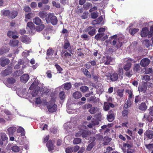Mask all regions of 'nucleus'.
<instances>
[{
    "instance_id": "obj_1",
    "label": "nucleus",
    "mask_w": 153,
    "mask_h": 153,
    "mask_svg": "<svg viewBox=\"0 0 153 153\" xmlns=\"http://www.w3.org/2000/svg\"><path fill=\"white\" fill-rule=\"evenodd\" d=\"M117 36L116 35H114L112 37L111 39H114L112 42V45H115L117 49L120 48L122 45V43L124 42L123 39L121 37H120L118 39H116Z\"/></svg>"
},
{
    "instance_id": "obj_2",
    "label": "nucleus",
    "mask_w": 153,
    "mask_h": 153,
    "mask_svg": "<svg viewBox=\"0 0 153 153\" xmlns=\"http://www.w3.org/2000/svg\"><path fill=\"white\" fill-rule=\"evenodd\" d=\"M45 20L47 23H51L54 25H56L58 22L57 17L53 13L48 14Z\"/></svg>"
},
{
    "instance_id": "obj_3",
    "label": "nucleus",
    "mask_w": 153,
    "mask_h": 153,
    "mask_svg": "<svg viewBox=\"0 0 153 153\" xmlns=\"http://www.w3.org/2000/svg\"><path fill=\"white\" fill-rule=\"evenodd\" d=\"M55 101V100L54 99H52L47 105V108L48 111L50 112H54L57 109V106L54 103Z\"/></svg>"
},
{
    "instance_id": "obj_4",
    "label": "nucleus",
    "mask_w": 153,
    "mask_h": 153,
    "mask_svg": "<svg viewBox=\"0 0 153 153\" xmlns=\"http://www.w3.org/2000/svg\"><path fill=\"white\" fill-rule=\"evenodd\" d=\"M3 15L8 16L9 18L14 19L18 14L17 11H12L10 12L9 10H5L3 11Z\"/></svg>"
},
{
    "instance_id": "obj_5",
    "label": "nucleus",
    "mask_w": 153,
    "mask_h": 153,
    "mask_svg": "<svg viewBox=\"0 0 153 153\" xmlns=\"http://www.w3.org/2000/svg\"><path fill=\"white\" fill-rule=\"evenodd\" d=\"M85 32H88L89 35L92 36L96 33V29L94 27L90 26L86 28L84 30Z\"/></svg>"
},
{
    "instance_id": "obj_6",
    "label": "nucleus",
    "mask_w": 153,
    "mask_h": 153,
    "mask_svg": "<svg viewBox=\"0 0 153 153\" xmlns=\"http://www.w3.org/2000/svg\"><path fill=\"white\" fill-rule=\"evenodd\" d=\"M0 64L1 66L4 67L8 64L10 62V60L8 59H6L4 56L0 58Z\"/></svg>"
},
{
    "instance_id": "obj_7",
    "label": "nucleus",
    "mask_w": 153,
    "mask_h": 153,
    "mask_svg": "<svg viewBox=\"0 0 153 153\" xmlns=\"http://www.w3.org/2000/svg\"><path fill=\"white\" fill-rule=\"evenodd\" d=\"M82 128V136L83 137L85 138L88 135L91 134V132L89 131H86L84 130V129L86 127L85 126H81Z\"/></svg>"
},
{
    "instance_id": "obj_8",
    "label": "nucleus",
    "mask_w": 153,
    "mask_h": 153,
    "mask_svg": "<svg viewBox=\"0 0 153 153\" xmlns=\"http://www.w3.org/2000/svg\"><path fill=\"white\" fill-rule=\"evenodd\" d=\"M150 63V60L147 58H144L142 59L140 61V65L143 67L148 66Z\"/></svg>"
},
{
    "instance_id": "obj_9",
    "label": "nucleus",
    "mask_w": 153,
    "mask_h": 153,
    "mask_svg": "<svg viewBox=\"0 0 153 153\" xmlns=\"http://www.w3.org/2000/svg\"><path fill=\"white\" fill-rule=\"evenodd\" d=\"M107 119L110 122H112L114 119V113L111 110L108 112V114L107 115Z\"/></svg>"
},
{
    "instance_id": "obj_10",
    "label": "nucleus",
    "mask_w": 153,
    "mask_h": 153,
    "mask_svg": "<svg viewBox=\"0 0 153 153\" xmlns=\"http://www.w3.org/2000/svg\"><path fill=\"white\" fill-rule=\"evenodd\" d=\"M34 25L32 22H29L27 24L26 28L29 32H32V31L34 29Z\"/></svg>"
},
{
    "instance_id": "obj_11",
    "label": "nucleus",
    "mask_w": 153,
    "mask_h": 153,
    "mask_svg": "<svg viewBox=\"0 0 153 153\" xmlns=\"http://www.w3.org/2000/svg\"><path fill=\"white\" fill-rule=\"evenodd\" d=\"M106 76H110V79L112 81H115L118 79V75L117 73H114L111 75L108 74H107Z\"/></svg>"
},
{
    "instance_id": "obj_12",
    "label": "nucleus",
    "mask_w": 153,
    "mask_h": 153,
    "mask_svg": "<svg viewBox=\"0 0 153 153\" xmlns=\"http://www.w3.org/2000/svg\"><path fill=\"white\" fill-rule=\"evenodd\" d=\"M149 30L147 27H145L142 29L140 35L142 37H145L148 36Z\"/></svg>"
},
{
    "instance_id": "obj_13",
    "label": "nucleus",
    "mask_w": 153,
    "mask_h": 153,
    "mask_svg": "<svg viewBox=\"0 0 153 153\" xmlns=\"http://www.w3.org/2000/svg\"><path fill=\"white\" fill-rule=\"evenodd\" d=\"M145 137H147L149 139L153 138V131L151 130H147L144 134Z\"/></svg>"
},
{
    "instance_id": "obj_14",
    "label": "nucleus",
    "mask_w": 153,
    "mask_h": 153,
    "mask_svg": "<svg viewBox=\"0 0 153 153\" xmlns=\"http://www.w3.org/2000/svg\"><path fill=\"white\" fill-rule=\"evenodd\" d=\"M46 146L48 148V150L50 152L53 150L54 149L53 143L51 140H49L46 144Z\"/></svg>"
},
{
    "instance_id": "obj_15",
    "label": "nucleus",
    "mask_w": 153,
    "mask_h": 153,
    "mask_svg": "<svg viewBox=\"0 0 153 153\" xmlns=\"http://www.w3.org/2000/svg\"><path fill=\"white\" fill-rule=\"evenodd\" d=\"M47 55L48 56H50L54 54V56H56L57 55V51H55L52 49H49L47 51Z\"/></svg>"
},
{
    "instance_id": "obj_16",
    "label": "nucleus",
    "mask_w": 153,
    "mask_h": 153,
    "mask_svg": "<svg viewBox=\"0 0 153 153\" xmlns=\"http://www.w3.org/2000/svg\"><path fill=\"white\" fill-rule=\"evenodd\" d=\"M29 78V77L27 74H24L20 77L21 81L23 83L26 82Z\"/></svg>"
},
{
    "instance_id": "obj_17",
    "label": "nucleus",
    "mask_w": 153,
    "mask_h": 153,
    "mask_svg": "<svg viewBox=\"0 0 153 153\" xmlns=\"http://www.w3.org/2000/svg\"><path fill=\"white\" fill-rule=\"evenodd\" d=\"M16 128L14 126H12L8 128L7 129V131L9 135H12L15 132Z\"/></svg>"
},
{
    "instance_id": "obj_18",
    "label": "nucleus",
    "mask_w": 153,
    "mask_h": 153,
    "mask_svg": "<svg viewBox=\"0 0 153 153\" xmlns=\"http://www.w3.org/2000/svg\"><path fill=\"white\" fill-rule=\"evenodd\" d=\"M9 49V48L5 47H3L0 49V55H2L8 52Z\"/></svg>"
},
{
    "instance_id": "obj_19",
    "label": "nucleus",
    "mask_w": 153,
    "mask_h": 153,
    "mask_svg": "<svg viewBox=\"0 0 153 153\" xmlns=\"http://www.w3.org/2000/svg\"><path fill=\"white\" fill-rule=\"evenodd\" d=\"M147 89V87L146 85H143L139 87H138V89L140 92H141L143 93H145Z\"/></svg>"
},
{
    "instance_id": "obj_20",
    "label": "nucleus",
    "mask_w": 153,
    "mask_h": 153,
    "mask_svg": "<svg viewBox=\"0 0 153 153\" xmlns=\"http://www.w3.org/2000/svg\"><path fill=\"white\" fill-rule=\"evenodd\" d=\"M21 40L24 42H27V43H29L31 41V40L30 38L26 36H22Z\"/></svg>"
},
{
    "instance_id": "obj_21",
    "label": "nucleus",
    "mask_w": 153,
    "mask_h": 153,
    "mask_svg": "<svg viewBox=\"0 0 153 153\" xmlns=\"http://www.w3.org/2000/svg\"><path fill=\"white\" fill-rule=\"evenodd\" d=\"M103 59L104 60L105 62V65H108L109 64L110 62L111 61V58L109 56H107L106 57H103Z\"/></svg>"
},
{
    "instance_id": "obj_22",
    "label": "nucleus",
    "mask_w": 153,
    "mask_h": 153,
    "mask_svg": "<svg viewBox=\"0 0 153 153\" xmlns=\"http://www.w3.org/2000/svg\"><path fill=\"white\" fill-rule=\"evenodd\" d=\"M111 139L108 137H105L103 139V143L104 145H108L111 141Z\"/></svg>"
},
{
    "instance_id": "obj_23",
    "label": "nucleus",
    "mask_w": 153,
    "mask_h": 153,
    "mask_svg": "<svg viewBox=\"0 0 153 153\" xmlns=\"http://www.w3.org/2000/svg\"><path fill=\"white\" fill-rule=\"evenodd\" d=\"M19 41L17 40L12 39L10 41V45L12 47H15L18 45Z\"/></svg>"
},
{
    "instance_id": "obj_24",
    "label": "nucleus",
    "mask_w": 153,
    "mask_h": 153,
    "mask_svg": "<svg viewBox=\"0 0 153 153\" xmlns=\"http://www.w3.org/2000/svg\"><path fill=\"white\" fill-rule=\"evenodd\" d=\"M73 96L74 98L78 99L82 97V94L80 92L77 91L73 94Z\"/></svg>"
},
{
    "instance_id": "obj_25",
    "label": "nucleus",
    "mask_w": 153,
    "mask_h": 153,
    "mask_svg": "<svg viewBox=\"0 0 153 153\" xmlns=\"http://www.w3.org/2000/svg\"><path fill=\"white\" fill-rule=\"evenodd\" d=\"M139 108L142 111H145L147 108V106L144 102H143L140 104Z\"/></svg>"
},
{
    "instance_id": "obj_26",
    "label": "nucleus",
    "mask_w": 153,
    "mask_h": 153,
    "mask_svg": "<svg viewBox=\"0 0 153 153\" xmlns=\"http://www.w3.org/2000/svg\"><path fill=\"white\" fill-rule=\"evenodd\" d=\"M98 110V108L97 107H91L89 110V111L91 114H94L96 113Z\"/></svg>"
},
{
    "instance_id": "obj_27",
    "label": "nucleus",
    "mask_w": 153,
    "mask_h": 153,
    "mask_svg": "<svg viewBox=\"0 0 153 153\" xmlns=\"http://www.w3.org/2000/svg\"><path fill=\"white\" fill-rule=\"evenodd\" d=\"M64 88L67 90L70 89L71 87V82H67L62 85Z\"/></svg>"
},
{
    "instance_id": "obj_28",
    "label": "nucleus",
    "mask_w": 153,
    "mask_h": 153,
    "mask_svg": "<svg viewBox=\"0 0 153 153\" xmlns=\"http://www.w3.org/2000/svg\"><path fill=\"white\" fill-rule=\"evenodd\" d=\"M12 71L11 69H7L2 72V74L4 76H6L10 74Z\"/></svg>"
},
{
    "instance_id": "obj_29",
    "label": "nucleus",
    "mask_w": 153,
    "mask_h": 153,
    "mask_svg": "<svg viewBox=\"0 0 153 153\" xmlns=\"http://www.w3.org/2000/svg\"><path fill=\"white\" fill-rule=\"evenodd\" d=\"M63 48L65 49H68V50L71 49L70 44L68 41L67 40L65 41Z\"/></svg>"
},
{
    "instance_id": "obj_30",
    "label": "nucleus",
    "mask_w": 153,
    "mask_h": 153,
    "mask_svg": "<svg viewBox=\"0 0 153 153\" xmlns=\"http://www.w3.org/2000/svg\"><path fill=\"white\" fill-rule=\"evenodd\" d=\"M33 22L37 25H40L42 23L40 19L38 17H36L33 20Z\"/></svg>"
},
{
    "instance_id": "obj_31",
    "label": "nucleus",
    "mask_w": 153,
    "mask_h": 153,
    "mask_svg": "<svg viewBox=\"0 0 153 153\" xmlns=\"http://www.w3.org/2000/svg\"><path fill=\"white\" fill-rule=\"evenodd\" d=\"M17 132L18 133H20L22 136H24L25 134V130L23 128L21 127H19L17 129Z\"/></svg>"
},
{
    "instance_id": "obj_32",
    "label": "nucleus",
    "mask_w": 153,
    "mask_h": 153,
    "mask_svg": "<svg viewBox=\"0 0 153 153\" xmlns=\"http://www.w3.org/2000/svg\"><path fill=\"white\" fill-rule=\"evenodd\" d=\"M92 138L94 140H95V139L98 140H101L103 139V137L100 134H97L96 135L95 137H92Z\"/></svg>"
},
{
    "instance_id": "obj_33",
    "label": "nucleus",
    "mask_w": 153,
    "mask_h": 153,
    "mask_svg": "<svg viewBox=\"0 0 153 153\" xmlns=\"http://www.w3.org/2000/svg\"><path fill=\"white\" fill-rule=\"evenodd\" d=\"M131 65V64L130 62H128L124 67V69L126 71H127L130 69Z\"/></svg>"
},
{
    "instance_id": "obj_34",
    "label": "nucleus",
    "mask_w": 153,
    "mask_h": 153,
    "mask_svg": "<svg viewBox=\"0 0 153 153\" xmlns=\"http://www.w3.org/2000/svg\"><path fill=\"white\" fill-rule=\"evenodd\" d=\"M0 135L1 139L2 141H5L8 139L7 136L4 133H1Z\"/></svg>"
},
{
    "instance_id": "obj_35",
    "label": "nucleus",
    "mask_w": 153,
    "mask_h": 153,
    "mask_svg": "<svg viewBox=\"0 0 153 153\" xmlns=\"http://www.w3.org/2000/svg\"><path fill=\"white\" fill-rule=\"evenodd\" d=\"M82 71L84 74L86 76L88 77H91V76L90 73L87 69L85 68L83 69Z\"/></svg>"
},
{
    "instance_id": "obj_36",
    "label": "nucleus",
    "mask_w": 153,
    "mask_h": 153,
    "mask_svg": "<svg viewBox=\"0 0 153 153\" xmlns=\"http://www.w3.org/2000/svg\"><path fill=\"white\" fill-rule=\"evenodd\" d=\"M104 35L103 33L97 34L95 36L94 38L96 40H98L101 38Z\"/></svg>"
},
{
    "instance_id": "obj_37",
    "label": "nucleus",
    "mask_w": 153,
    "mask_h": 153,
    "mask_svg": "<svg viewBox=\"0 0 153 153\" xmlns=\"http://www.w3.org/2000/svg\"><path fill=\"white\" fill-rule=\"evenodd\" d=\"M20 148L16 145L13 146L12 148V151L14 152H18L20 150Z\"/></svg>"
},
{
    "instance_id": "obj_38",
    "label": "nucleus",
    "mask_w": 153,
    "mask_h": 153,
    "mask_svg": "<svg viewBox=\"0 0 153 153\" xmlns=\"http://www.w3.org/2000/svg\"><path fill=\"white\" fill-rule=\"evenodd\" d=\"M4 112L6 114L9 115V116H8V118H7V117H6L5 118L7 119L8 120H11V114L10 112V111H8L7 110L5 109V110L4 111Z\"/></svg>"
},
{
    "instance_id": "obj_39",
    "label": "nucleus",
    "mask_w": 153,
    "mask_h": 153,
    "mask_svg": "<svg viewBox=\"0 0 153 153\" xmlns=\"http://www.w3.org/2000/svg\"><path fill=\"white\" fill-rule=\"evenodd\" d=\"M81 142V139L79 138H76L74 139L73 143L74 144H77Z\"/></svg>"
},
{
    "instance_id": "obj_40",
    "label": "nucleus",
    "mask_w": 153,
    "mask_h": 153,
    "mask_svg": "<svg viewBox=\"0 0 153 153\" xmlns=\"http://www.w3.org/2000/svg\"><path fill=\"white\" fill-rule=\"evenodd\" d=\"M44 24H41L39 26L37 27L36 28V30L37 31H40L44 28Z\"/></svg>"
},
{
    "instance_id": "obj_41",
    "label": "nucleus",
    "mask_w": 153,
    "mask_h": 153,
    "mask_svg": "<svg viewBox=\"0 0 153 153\" xmlns=\"http://www.w3.org/2000/svg\"><path fill=\"white\" fill-rule=\"evenodd\" d=\"M102 20V17H100L97 20H94L93 21V23L94 24H99Z\"/></svg>"
},
{
    "instance_id": "obj_42",
    "label": "nucleus",
    "mask_w": 153,
    "mask_h": 153,
    "mask_svg": "<svg viewBox=\"0 0 153 153\" xmlns=\"http://www.w3.org/2000/svg\"><path fill=\"white\" fill-rule=\"evenodd\" d=\"M153 35V25L152 26L150 27V31H149L148 34V37H151Z\"/></svg>"
},
{
    "instance_id": "obj_43",
    "label": "nucleus",
    "mask_w": 153,
    "mask_h": 153,
    "mask_svg": "<svg viewBox=\"0 0 153 153\" xmlns=\"http://www.w3.org/2000/svg\"><path fill=\"white\" fill-rule=\"evenodd\" d=\"M143 44L145 45L147 48L149 47L150 45V42L148 39H146L143 40Z\"/></svg>"
},
{
    "instance_id": "obj_44",
    "label": "nucleus",
    "mask_w": 153,
    "mask_h": 153,
    "mask_svg": "<svg viewBox=\"0 0 153 153\" xmlns=\"http://www.w3.org/2000/svg\"><path fill=\"white\" fill-rule=\"evenodd\" d=\"M142 79L145 81L147 82L150 80V76L147 75H146L142 77Z\"/></svg>"
},
{
    "instance_id": "obj_45",
    "label": "nucleus",
    "mask_w": 153,
    "mask_h": 153,
    "mask_svg": "<svg viewBox=\"0 0 153 153\" xmlns=\"http://www.w3.org/2000/svg\"><path fill=\"white\" fill-rule=\"evenodd\" d=\"M24 72L21 69L19 71H15L14 74L16 76H19L23 73Z\"/></svg>"
},
{
    "instance_id": "obj_46",
    "label": "nucleus",
    "mask_w": 153,
    "mask_h": 153,
    "mask_svg": "<svg viewBox=\"0 0 153 153\" xmlns=\"http://www.w3.org/2000/svg\"><path fill=\"white\" fill-rule=\"evenodd\" d=\"M139 30L138 29L134 28L133 29H130L129 30V32L130 33L131 35H133L139 31Z\"/></svg>"
},
{
    "instance_id": "obj_47",
    "label": "nucleus",
    "mask_w": 153,
    "mask_h": 153,
    "mask_svg": "<svg viewBox=\"0 0 153 153\" xmlns=\"http://www.w3.org/2000/svg\"><path fill=\"white\" fill-rule=\"evenodd\" d=\"M47 13L44 11L40 12L39 14V16L42 18H44L46 16Z\"/></svg>"
},
{
    "instance_id": "obj_48",
    "label": "nucleus",
    "mask_w": 153,
    "mask_h": 153,
    "mask_svg": "<svg viewBox=\"0 0 153 153\" xmlns=\"http://www.w3.org/2000/svg\"><path fill=\"white\" fill-rule=\"evenodd\" d=\"M140 69V66L139 64H135L134 65V70L136 71H139Z\"/></svg>"
},
{
    "instance_id": "obj_49",
    "label": "nucleus",
    "mask_w": 153,
    "mask_h": 153,
    "mask_svg": "<svg viewBox=\"0 0 153 153\" xmlns=\"http://www.w3.org/2000/svg\"><path fill=\"white\" fill-rule=\"evenodd\" d=\"M33 15L32 13H29L25 15V21L27 22L28 19H30L31 18V16Z\"/></svg>"
},
{
    "instance_id": "obj_50",
    "label": "nucleus",
    "mask_w": 153,
    "mask_h": 153,
    "mask_svg": "<svg viewBox=\"0 0 153 153\" xmlns=\"http://www.w3.org/2000/svg\"><path fill=\"white\" fill-rule=\"evenodd\" d=\"M131 102L129 98L128 99L126 102V103L124 105V107L126 108H128V106H130L131 105Z\"/></svg>"
},
{
    "instance_id": "obj_51",
    "label": "nucleus",
    "mask_w": 153,
    "mask_h": 153,
    "mask_svg": "<svg viewBox=\"0 0 153 153\" xmlns=\"http://www.w3.org/2000/svg\"><path fill=\"white\" fill-rule=\"evenodd\" d=\"M7 82L10 84H13L15 82V80L13 78H8L7 79Z\"/></svg>"
},
{
    "instance_id": "obj_52",
    "label": "nucleus",
    "mask_w": 153,
    "mask_h": 153,
    "mask_svg": "<svg viewBox=\"0 0 153 153\" xmlns=\"http://www.w3.org/2000/svg\"><path fill=\"white\" fill-rule=\"evenodd\" d=\"M109 105L108 103L107 102H105L104 105V109L105 111H107L109 108Z\"/></svg>"
},
{
    "instance_id": "obj_53",
    "label": "nucleus",
    "mask_w": 153,
    "mask_h": 153,
    "mask_svg": "<svg viewBox=\"0 0 153 153\" xmlns=\"http://www.w3.org/2000/svg\"><path fill=\"white\" fill-rule=\"evenodd\" d=\"M128 114V111L127 110H124L122 112V114L123 117H127Z\"/></svg>"
},
{
    "instance_id": "obj_54",
    "label": "nucleus",
    "mask_w": 153,
    "mask_h": 153,
    "mask_svg": "<svg viewBox=\"0 0 153 153\" xmlns=\"http://www.w3.org/2000/svg\"><path fill=\"white\" fill-rule=\"evenodd\" d=\"M94 145V143H91L88 145V146L87 147L86 149L88 151H90L93 148Z\"/></svg>"
},
{
    "instance_id": "obj_55",
    "label": "nucleus",
    "mask_w": 153,
    "mask_h": 153,
    "mask_svg": "<svg viewBox=\"0 0 153 153\" xmlns=\"http://www.w3.org/2000/svg\"><path fill=\"white\" fill-rule=\"evenodd\" d=\"M88 88L86 86H83L80 87V89L81 91L83 92H85L88 90Z\"/></svg>"
},
{
    "instance_id": "obj_56",
    "label": "nucleus",
    "mask_w": 153,
    "mask_h": 153,
    "mask_svg": "<svg viewBox=\"0 0 153 153\" xmlns=\"http://www.w3.org/2000/svg\"><path fill=\"white\" fill-rule=\"evenodd\" d=\"M92 106V105L88 103L84 105L83 106V108L84 109H87L88 108H90Z\"/></svg>"
},
{
    "instance_id": "obj_57",
    "label": "nucleus",
    "mask_w": 153,
    "mask_h": 153,
    "mask_svg": "<svg viewBox=\"0 0 153 153\" xmlns=\"http://www.w3.org/2000/svg\"><path fill=\"white\" fill-rule=\"evenodd\" d=\"M118 72L119 73L120 77H121V78H123V69L122 68H120L119 69Z\"/></svg>"
},
{
    "instance_id": "obj_58",
    "label": "nucleus",
    "mask_w": 153,
    "mask_h": 153,
    "mask_svg": "<svg viewBox=\"0 0 153 153\" xmlns=\"http://www.w3.org/2000/svg\"><path fill=\"white\" fill-rule=\"evenodd\" d=\"M38 84L36 82V81H35L33 82L32 83V84L30 86L29 88V89L30 90H32L35 87H36L37 85Z\"/></svg>"
},
{
    "instance_id": "obj_59",
    "label": "nucleus",
    "mask_w": 153,
    "mask_h": 153,
    "mask_svg": "<svg viewBox=\"0 0 153 153\" xmlns=\"http://www.w3.org/2000/svg\"><path fill=\"white\" fill-rule=\"evenodd\" d=\"M59 96L61 100H62L64 99L65 97V92L64 91L61 92L59 94Z\"/></svg>"
},
{
    "instance_id": "obj_60",
    "label": "nucleus",
    "mask_w": 153,
    "mask_h": 153,
    "mask_svg": "<svg viewBox=\"0 0 153 153\" xmlns=\"http://www.w3.org/2000/svg\"><path fill=\"white\" fill-rule=\"evenodd\" d=\"M82 128L81 127L79 128V131L76 133L75 136L76 137H79L82 135Z\"/></svg>"
},
{
    "instance_id": "obj_61",
    "label": "nucleus",
    "mask_w": 153,
    "mask_h": 153,
    "mask_svg": "<svg viewBox=\"0 0 153 153\" xmlns=\"http://www.w3.org/2000/svg\"><path fill=\"white\" fill-rule=\"evenodd\" d=\"M72 149L73 152H76L79 149V146H78L76 145L75 146L72 147Z\"/></svg>"
},
{
    "instance_id": "obj_62",
    "label": "nucleus",
    "mask_w": 153,
    "mask_h": 153,
    "mask_svg": "<svg viewBox=\"0 0 153 153\" xmlns=\"http://www.w3.org/2000/svg\"><path fill=\"white\" fill-rule=\"evenodd\" d=\"M65 151L66 153H72L73 151L72 147H68L65 149Z\"/></svg>"
},
{
    "instance_id": "obj_63",
    "label": "nucleus",
    "mask_w": 153,
    "mask_h": 153,
    "mask_svg": "<svg viewBox=\"0 0 153 153\" xmlns=\"http://www.w3.org/2000/svg\"><path fill=\"white\" fill-rule=\"evenodd\" d=\"M117 95L120 97H122L123 96V91L121 90H118L117 91Z\"/></svg>"
},
{
    "instance_id": "obj_64",
    "label": "nucleus",
    "mask_w": 153,
    "mask_h": 153,
    "mask_svg": "<svg viewBox=\"0 0 153 153\" xmlns=\"http://www.w3.org/2000/svg\"><path fill=\"white\" fill-rule=\"evenodd\" d=\"M55 66L57 71H59V73H60L61 72L62 70V69L58 65L56 64Z\"/></svg>"
}]
</instances>
